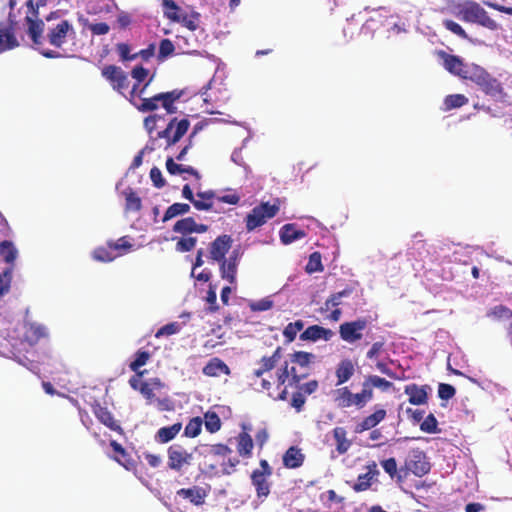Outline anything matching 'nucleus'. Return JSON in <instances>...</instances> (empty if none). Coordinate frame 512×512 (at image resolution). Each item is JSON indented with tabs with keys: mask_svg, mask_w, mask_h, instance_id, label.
<instances>
[{
	"mask_svg": "<svg viewBox=\"0 0 512 512\" xmlns=\"http://www.w3.org/2000/svg\"><path fill=\"white\" fill-rule=\"evenodd\" d=\"M334 400L339 407H351L353 406V393L347 386L338 388L334 392Z\"/></svg>",
	"mask_w": 512,
	"mask_h": 512,
	"instance_id": "obj_36",
	"label": "nucleus"
},
{
	"mask_svg": "<svg viewBox=\"0 0 512 512\" xmlns=\"http://www.w3.org/2000/svg\"><path fill=\"white\" fill-rule=\"evenodd\" d=\"M17 254L18 251L11 241L4 240L0 243V256L6 263L13 264Z\"/></svg>",
	"mask_w": 512,
	"mask_h": 512,
	"instance_id": "obj_39",
	"label": "nucleus"
},
{
	"mask_svg": "<svg viewBox=\"0 0 512 512\" xmlns=\"http://www.w3.org/2000/svg\"><path fill=\"white\" fill-rule=\"evenodd\" d=\"M93 414L95 417L110 430L115 431L119 434H123V428L121 425L114 419L113 414L108 410L107 407H103L100 404H96L93 406Z\"/></svg>",
	"mask_w": 512,
	"mask_h": 512,
	"instance_id": "obj_15",
	"label": "nucleus"
},
{
	"mask_svg": "<svg viewBox=\"0 0 512 512\" xmlns=\"http://www.w3.org/2000/svg\"><path fill=\"white\" fill-rule=\"evenodd\" d=\"M430 468V462L424 451L415 448L407 455L404 466L400 468V472H404V476H407L410 472L417 477H422L430 471Z\"/></svg>",
	"mask_w": 512,
	"mask_h": 512,
	"instance_id": "obj_4",
	"label": "nucleus"
},
{
	"mask_svg": "<svg viewBox=\"0 0 512 512\" xmlns=\"http://www.w3.org/2000/svg\"><path fill=\"white\" fill-rule=\"evenodd\" d=\"M71 34H74L73 26L65 19H61L56 24L48 25L46 28L48 42L56 48L62 47Z\"/></svg>",
	"mask_w": 512,
	"mask_h": 512,
	"instance_id": "obj_8",
	"label": "nucleus"
},
{
	"mask_svg": "<svg viewBox=\"0 0 512 512\" xmlns=\"http://www.w3.org/2000/svg\"><path fill=\"white\" fill-rule=\"evenodd\" d=\"M352 293V289L351 288H346L340 292H337V293H334L332 294L324 303L325 305V309H330L332 307H338L339 305H341V298L342 297H348L350 296Z\"/></svg>",
	"mask_w": 512,
	"mask_h": 512,
	"instance_id": "obj_50",
	"label": "nucleus"
},
{
	"mask_svg": "<svg viewBox=\"0 0 512 512\" xmlns=\"http://www.w3.org/2000/svg\"><path fill=\"white\" fill-rule=\"evenodd\" d=\"M488 315L498 319L512 318V310L504 305H496L490 310Z\"/></svg>",
	"mask_w": 512,
	"mask_h": 512,
	"instance_id": "obj_60",
	"label": "nucleus"
},
{
	"mask_svg": "<svg viewBox=\"0 0 512 512\" xmlns=\"http://www.w3.org/2000/svg\"><path fill=\"white\" fill-rule=\"evenodd\" d=\"M123 195L126 212H139L142 209V200L131 187L126 188Z\"/></svg>",
	"mask_w": 512,
	"mask_h": 512,
	"instance_id": "obj_32",
	"label": "nucleus"
},
{
	"mask_svg": "<svg viewBox=\"0 0 512 512\" xmlns=\"http://www.w3.org/2000/svg\"><path fill=\"white\" fill-rule=\"evenodd\" d=\"M181 429L182 424L180 422L174 423L171 426L162 427L157 431L155 439L162 444L168 443L178 435Z\"/></svg>",
	"mask_w": 512,
	"mask_h": 512,
	"instance_id": "obj_31",
	"label": "nucleus"
},
{
	"mask_svg": "<svg viewBox=\"0 0 512 512\" xmlns=\"http://www.w3.org/2000/svg\"><path fill=\"white\" fill-rule=\"evenodd\" d=\"M386 415L387 413L385 409H376L372 414L366 416L360 423L356 425L355 432L362 433L364 431L373 429L386 418Z\"/></svg>",
	"mask_w": 512,
	"mask_h": 512,
	"instance_id": "obj_22",
	"label": "nucleus"
},
{
	"mask_svg": "<svg viewBox=\"0 0 512 512\" xmlns=\"http://www.w3.org/2000/svg\"><path fill=\"white\" fill-rule=\"evenodd\" d=\"M139 392L147 400L148 404L154 403L156 397L154 394V389L153 387H151V384H149L148 382H142L139 387Z\"/></svg>",
	"mask_w": 512,
	"mask_h": 512,
	"instance_id": "obj_63",
	"label": "nucleus"
},
{
	"mask_svg": "<svg viewBox=\"0 0 512 512\" xmlns=\"http://www.w3.org/2000/svg\"><path fill=\"white\" fill-rule=\"evenodd\" d=\"M315 359V355L305 351H297L290 355V360L301 367H308Z\"/></svg>",
	"mask_w": 512,
	"mask_h": 512,
	"instance_id": "obj_45",
	"label": "nucleus"
},
{
	"mask_svg": "<svg viewBox=\"0 0 512 512\" xmlns=\"http://www.w3.org/2000/svg\"><path fill=\"white\" fill-rule=\"evenodd\" d=\"M116 50L120 56V59L122 61H131L135 60L138 57V54H130L131 48L130 45L127 43H118L116 45Z\"/></svg>",
	"mask_w": 512,
	"mask_h": 512,
	"instance_id": "obj_57",
	"label": "nucleus"
},
{
	"mask_svg": "<svg viewBox=\"0 0 512 512\" xmlns=\"http://www.w3.org/2000/svg\"><path fill=\"white\" fill-rule=\"evenodd\" d=\"M102 76L110 82L113 89L122 93L128 87L127 74L116 65H107L102 69Z\"/></svg>",
	"mask_w": 512,
	"mask_h": 512,
	"instance_id": "obj_10",
	"label": "nucleus"
},
{
	"mask_svg": "<svg viewBox=\"0 0 512 512\" xmlns=\"http://www.w3.org/2000/svg\"><path fill=\"white\" fill-rule=\"evenodd\" d=\"M443 60H444V67L446 70H448L450 73L455 74L461 78L467 79L470 72L465 64L463 63L462 59L455 55H450L447 53H442Z\"/></svg>",
	"mask_w": 512,
	"mask_h": 512,
	"instance_id": "obj_16",
	"label": "nucleus"
},
{
	"mask_svg": "<svg viewBox=\"0 0 512 512\" xmlns=\"http://www.w3.org/2000/svg\"><path fill=\"white\" fill-rule=\"evenodd\" d=\"M177 495L188 499L192 504L199 506L204 504L207 496L206 491L198 486L192 488H181L177 491Z\"/></svg>",
	"mask_w": 512,
	"mask_h": 512,
	"instance_id": "obj_28",
	"label": "nucleus"
},
{
	"mask_svg": "<svg viewBox=\"0 0 512 512\" xmlns=\"http://www.w3.org/2000/svg\"><path fill=\"white\" fill-rule=\"evenodd\" d=\"M374 397L373 390L368 386V384L363 380L362 389L358 393H353V406L358 409L363 408L368 402H370Z\"/></svg>",
	"mask_w": 512,
	"mask_h": 512,
	"instance_id": "obj_33",
	"label": "nucleus"
},
{
	"mask_svg": "<svg viewBox=\"0 0 512 512\" xmlns=\"http://www.w3.org/2000/svg\"><path fill=\"white\" fill-rule=\"evenodd\" d=\"M443 25H444V27L447 30H449L450 32H452L455 35L459 36L460 38H462V39H467L468 38V35L465 32V30L461 27V25H459L455 21L450 20V19H446V20L443 21Z\"/></svg>",
	"mask_w": 512,
	"mask_h": 512,
	"instance_id": "obj_58",
	"label": "nucleus"
},
{
	"mask_svg": "<svg viewBox=\"0 0 512 512\" xmlns=\"http://www.w3.org/2000/svg\"><path fill=\"white\" fill-rule=\"evenodd\" d=\"M202 420L205 425V429L211 434L216 433L221 429L222 422L215 411L208 410L205 412Z\"/></svg>",
	"mask_w": 512,
	"mask_h": 512,
	"instance_id": "obj_35",
	"label": "nucleus"
},
{
	"mask_svg": "<svg viewBox=\"0 0 512 512\" xmlns=\"http://www.w3.org/2000/svg\"><path fill=\"white\" fill-rule=\"evenodd\" d=\"M19 45L11 25L0 23V53Z\"/></svg>",
	"mask_w": 512,
	"mask_h": 512,
	"instance_id": "obj_25",
	"label": "nucleus"
},
{
	"mask_svg": "<svg viewBox=\"0 0 512 512\" xmlns=\"http://www.w3.org/2000/svg\"><path fill=\"white\" fill-rule=\"evenodd\" d=\"M367 472L360 474L357 477V481L353 484L352 489L359 493L368 490L373 481H377L380 474L378 465L375 461H371L366 465Z\"/></svg>",
	"mask_w": 512,
	"mask_h": 512,
	"instance_id": "obj_11",
	"label": "nucleus"
},
{
	"mask_svg": "<svg viewBox=\"0 0 512 512\" xmlns=\"http://www.w3.org/2000/svg\"><path fill=\"white\" fill-rule=\"evenodd\" d=\"M321 258V254L319 252H313L309 256V260L306 265V271L308 273L322 272L324 270V267L322 265Z\"/></svg>",
	"mask_w": 512,
	"mask_h": 512,
	"instance_id": "obj_51",
	"label": "nucleus"
},
{
	"mask_svg": "<svg viewBox=\"0 0 512 512\" xmlns=\"http://www.w3.org/2000/svg\"><path fill=\"white\" fill-rule=\"evenodd\" d=\"M189 127L190 122L188 119L183 118L179 120L174 117L170 120L164 130L158 132L157 137L165 139V148L167 149L176 144L187 133Z\"/></svg>",
	"mask_w": 512,
	"mask_h": 512,
	"instance_id": "obj_6",
	"label": "nucleus"
},
{
	"mask_svg": "<svg viewBox=\"0 0 512 512\" xmlns=\"http://www.w3.org/2000/svg\"><path fill=\"white\" fill-rule=\"evenodd\" d=\"M355 370V364L351 359H342L335 369L336 385L339 386L348 382L353 377Z\"/></svg>",
	"mask_w": 512,
	"mask_h": 512,
	"instance_id": "obj_21",
	"label": "nucleus"
},
{
	"mask_svg": "<svg viewBox=\"0 0 512 512\" xmlns=\"http://www.w3.org/2000/svg\"><path fill=\"white\" fill-rule=\"evenodd\" d=\"M305 456L301 449L296 446L289 447L283 455V465L289 469L302 466Z\"/></svg>",
	"mask_w": 512,
	"mask_h": 512,
	"instance_id": "obj_26",
	"label": "nucleus"
},
{
	"mask_svg": "<svg viewBox=\"0 0 512 512\" xmlns=\"http://www.w3.org/2000/svg\"><path fill=\"white\" fill-rule=\"evenodd\" d=\"M381 466L392 479L397 478L398 481H402L405 477L402 475L403 472L398 471L396 459L393 457L381 461Z\"/></svg>",
	"mask_w": 512,
	"mask_h": 512,
	"instance_id": "obj_42",
	"label": "nucleus"
},
{
	"mask_svg": "<svg viewBox=\"0 0 512 512\" xmlns=\"http://www.w3.org/2000/svg\"><path fill=\"white\" fill-rule=\"evenodd\" d=\"M306 376L307 374H297L295 367H291V369H289L288 363L285 362L284 365L276 371L277 387L284 385L289 377L291 384H298Z\"/></svg>",
	"mask_w": 512,
	"mask_h": 512,
	"instance_id": "obj_23",
	"label": "nucleus"
},
{
	"mask_svg": "<svg viewBox=\"0 0 512 512\" xmlns=\"http://www.w3.org/2000/svg\"><path fill=\"white\" fill-rule=\"evenodd\" d=\"M333 438L336 443V451L342 455L345 454L351 447L352 442L347 438V431L343 427H335L333 429Z\"/></svg>",
	"mask_w": 512,
	"mask_h": 512,
	"instance_id": "obj_30",
	"label": "nucleus"
},
{
	"mask_svg": "<svg viewBox=\"0 0 512 512\" xmlns=\"http://www.w3.org/2000/svg\"><path fill=\"white\" fill-rule=\"evenodd\" d=\"M240 259L239 250H233L228 259L220 261V274L222 279L227 280L230 284L236 282L237 268Z\"/></svg>",
	"mask_w": 512,
	"mask_h": 512,
	"instance_id": "obj_12",
	"label": "nucleus"
},
{
	"mask_svg": "<svg viewBox=\"0 0 512 512\" xmlns=\"http://www.w3.org/2000/svg\"><path fill=\"white\" fill-rule=\"evenodd\" d=\"M110 446L115 453L119 456L115 457V460L122 465L125 469L131 470L135 468V461L131 458L129 453L123 448V446L115 440L110 442Z\"/></svg>",
	"mask_w": 512,
	"mask_h": 512,
	"instance_id": "obj_29",
	"label": "nucleus"
},
{
	"mask_svg": "<svg viewBox=\"0 0 512 512\" xmlns=\"http://www.w3.org/2000/svg\"><path fill=\"white\" fill-rule=\"evenodd\" d=\"M107 245L110 249L119 251V253L116 254L117 256L123 255L132 248V244L129 242L127 236L119 238L116 242L108 241Z\"/></svg>",
	"mask_w": 512,
	"mask_h": 512,
	"instance_id": "obj_48",
	"label": "nucleus"
},
{
	"mask_svg": "<svg viewBox=\"0 0 512 512\" xmlns=\"http://www.w3.org/2000/svg\"><path fill=\"white\" fill-rule=\"evenodd\" d=\"M175 47L170 39H162L159 44V55L160 59L167 58L174 53Z\"/></svg>",
	"mask_w": 512,
	"mask_h": 512,
	"instance_id": "obj_56",
	"label": "nucleus"
},
{
	"mask_svg": "<svg viewBox=\"0 0 512 512\" xmlns=\"http://www.w3.org/2000/svg\"><path fill=\"white\" fill-rule=\"evenodd\" d=\"M162 104V96L161 93H158L152 97L149 98H141V103H133V105L140 111V112H151L158 108V103Z\"/></svg>",
	"mask_w": 512,
	"mask_h": 512,
	"instance_id": "obj_38",
	"label": "nucleus"
},
{
	"mask_svg": "<svg viewBox=\"0 0 512 512\" xmlns=\"http://www.w3.org/2000/svg\"><path fill=\"white\" fill-rule=\"evenodd\" d=\"M304 327V322L302 320H297L295 322L289 323L283 330V335L286 339L287 343H291L295 340L296 335L300 332Z\"/></svg>",
	"mask_w": 512,
	"mask_h": 512,
	"instance_id": "obj_47",
	"label": "nucleus"
},
{
	"mask_svg": "<svg viewBox=\"0 0 512 512\" xmlns=\"http://www.w3.org/2000/svg\"><path fill=\"white\" fill-rule=\"evenodd\" d=\"M196 243V237H182L178 239L175 248L178 252H189L194 249Z\"/></svg>",
	"mask_w": 512,
	"mask_h": 512,
	"instance_id": "obj_54",
	"label": "nucleus"
},
{
	"mask_svg": "<svg viewBox=\"0 0 512 512\" xmlns=\"http://www.w3.org/2000/svg\"><path fill=\"white\" fill-rule=\"evenodd\" d=\"M368 321L366 318H358L354 321L344 322L339 326V334L343 341L355 343L362 339L363 330L366 329Z\"/></svg>",
	"mask_w": 512,
	"mask_h": 512,
	"instance_id": "obj_9",
	"label": "nucleus"
},
{
	"mask_svg": "<svg viewBox=\"0 0 512 512\" xmlns=\"http://www.w3.org/2000/svg\"><path fill=\"white\" fill-rule=\"evenodd\" d=\"M467 79L476 83L487 95L496 96L502 92L501 84L478 66L473 67Z\"/></svg>",
	"mask_w": 512,
	"mask_h": 512,
	"instance_id": "obj_7",
	"label": "nucleus"
},
{
	"mask_svg": "<svg viewBox=\"0 0 512 512\" xmlns=\"http://www.w3.org/2000/svg\"><path fill=\"white\" fill-rule=\"evenodd\" d=\"M48 0H28L27 7L28 13L25 17L27 24V34L36 46L43 44V32L45 30L44 22L39 19L38 9L45 6Z\"/></svg>",
	"mask_w": 512,
	"mask_h": 512,
	"instance_id": "obj_1",
	"label": "nucleus"
},
{
	"mask_svg": "<svg viewBox=\"0 0 512 512\" xmlns=\"http://www.w3.org/2000/svg\"><path fill=\"white\" fill-rule=\"evenodd\" d=\"M333 336L334 332L331 329L319 325H311L300 334V339L303 341H317L319 339L329 341Z\"/></svg>",
	"mask_w": 512,
	"mask_h": 512,
	"instance_id": "obj_19",
	"label": "nucleus"
},
{
	"mask_svg": "<svg viewBox=\"0 0 512 512\" xmlns=\"http://www.w3.org/2000/svg\"><path fill=\"white\" fill-rule=\"evenodd\" d=\"M232 453V449L222 443H217L211 446L210 448V454L215 457H226Z\"/></svg>",
	"mask_w": 512,
	"mask_h": 512,
	"instance_id": "obj_61",
	"label": "nucleus"
},
{
	"mask_svg": "<svg viewBox=\"0 0 512 512\" xmlns=\"http://www.w3.org/2000/svg\"><path fill=\"white\" fill-rule=\"evenodd\" d=\"M437 426H438L437 419L431 413L422 421V423L420 424V429L423 432L432 434V433L438 432Z\"/></svg>",
	"mask_w": 512,
	"mask_h": 512,
	"instance_id": "obj_55",
	"label": "nucleus"
},
{
	"mask_svg": "<svg viewBox=\"0 0 512 512\" xmlns=\"http://www.w3.org/2000/svg\"><path fill=\"white\" fill-rule=\"evenodd\" d=\"M203 420L201 417H194L189 420L184 429V435L189 438L197 437L202 430Z\"/></svg>",
	"mask_w": 512,
	"mask_h": 512,
	"instance_id": "obj_43",
	"label": "nucleus"
},
{
	"mask_svg": "<svg viewBox=\"0 0 512 512\" xmlns=\"http://www.w3.org/2000/svg\"><path fill=\"white\" fill-rule=\"evenodd\" d=\"M457 16L464 22L477 23L491 30L497 28L496 21L475 1H466L459 5Z\"/></svg>",
	"mask_w": 512,
	"mask_h": 512,
	"instance_id": "obj_2",
	"label": "nucleus"
},
{
	"mask_svg": "<svg viewBox=\"0 0 512 512\" xmlns=\"http://www.w3.org/2000/svg\"><path fill=\"white\" fill-rule=\"evenodd\" d=\"M183 95L182 90H172L169 92L161 93L162 96V107L166 110L168 114L176 113L177 108L174 106V103L179 100Z\"/></svg>",
	"mask_w": 512,
	"mask_h": 512,
	"instance_id": "obj_34",
	"label": "nucleus"
},
{
	"mask_svg": "<svg viewBox=\"0 0 512 512\" xmlns=\"http://www.w3.org/2000/svg\"><path fill=\"white\" fill-rule=\"evenodd\" d=\"M468 102V99L462 94L448 95L444 100L446 110L462 107Z\"/></svg>",
	"mask_w": 512,
	"mask_h": 512,
	"instance_id": "obj_49",
	"label": "nucleus"
},
{
	"mask_svg": "<svg viewBox=\"0 0 512 512\" xmlns=\"http://www.w3.org/2000/svg\"><path fill=\"white\" fill-rule=\"evenodd\" d=\"M268 476H263L258 473L257 470H254L251 474V482L255 487L257 498L263 502L270 494V483L268 481Z\"/></svg>",
	"mask_w": 512,
	"mask_h": 512,
	"instance_id": "obj_24",
	"label": "nucleus"
},
{
	"mask_svg": "<svg viewBox=\"0 0 512 512\" xmlns=\"http://www.w3.org/2000/svg\"><path fill=\"white\" fill-rule=\"evenodd\" d=\"M456 394V389L450 385V384H446V383H441L439 384V387H438V396L443 399V400H449L451 398H453Z\"/></svg>",
	"mask_w": 512,
	"mask_h": 512,
	"instance_id": "obj_62",
	"label": "nucleus"
},
{
	"mask_svg": "<svg viewBox=\"0 0 512 512\" xmlns=\"http://www.w3.org/2000/svg\"><path fill=\"white\" fill-rule=\"evenodd\" d=\"M250 426L242 424V431L236 436V448L240 457L248 459L252 457L254 442L249 434Z\"/></svg>",
	"mask_w": 512,
	"mask_h": 512,
	"instance_id": "obj_13",
	"label": "nucleus"
},
{
	"mask_svg": "<svg viewBox=\"0 0 512 512\" xmlns=\"http://www.w3.org/2000/svg\"><path fill=\"white\" fill-rule=\"evenodd\" d=\"M181 325L178 322H172L162 326L155 334L156 338L161 336H170L180 331Z\"/></svg>",
	"mask_w": 512,
	"mask_h": 512,
	"instance_id": "obj_59",
	"label": "nucleus"
},
{
	"mask_svg": "<svg viewBox=\"0 0 512 512\" xmlns=\"http://www.w3.org/2000/svg\"><path fill=\"white\" fill-rule=\"evenodd\" d=\"M163 13L168 20L177 22L183 11L174 0H163Z\"/></svg>",
	"mask_w": 512,
	"mask_h": 512,
	"instance_id": "obj_37",
	"label": "nucleus"
},
{
	"mask_svg": "<svg viewBox=\"0 0 512 512\" xmlns=\"http://www.w3.org/2000/svg\"><path fill=\"white\" fill-rule=\"evenodd\" d=\"M429 386H418L417 384H409L405 386L404 392L409 396V403L412 405H424L428 400Z\"/></svg>",
	"mask_w": 512,
	"mask_h": 512,
	"instance_id": "obj_20",
	"label": "nucleus"
},
{
	"mask_svg": "<svg viewBox=\"0 0 512 512\" xmlns=\"http://www.w3.org/2000/svg\"><path fill=\"white\" fill-rule=\"evenodd\" d=\"M202 373L208 377H219L221 374L230 376L231 369L222 359L213 357L202 368Z\"/></svg>",
	"mask_w": 512,
	"mask_h": 512,
	"instance_id": "obj_18",
	"label": "nucleus"
},
{
	"mask_svg": "<svg viewBox=\"0 0 512 512\" xmlns=\"http://www.w3.org/2000/svg\"><path fill=\"white\" fill-rule=\"evenodd\" d=\"M150 356L151 355L148 351H137L134 360L129 365V368L132 371L137 372L139 368L147 364L148 360L150 359Z\"/></svg>",
	"mask_w": 512,
	"mask_h": 512,
	"instance_id": "obj_52",
	"label": "nucleus"
},
{
	"mask_svg": "<svg viewBox=\"0 0 512 512\" xmlns=\"http://www.w3.org/2000/svg\"><path fill=\"white\" fill-rule=\"evenodd\" d=\"M364 381L373 390V388H380L383 391L389 390L393 383L377 375H368L364 378Z\"/></svg>",
	"mask_w": 512,
	"mask_h": 512,
	"instance_id": "obj_44",
	"label": "nucleus"
},
{
	"mask_svg": "<svg viewBox=\"0 0 512 512\" xmlns=\"http://www.w3.org/2000/svg\"><path fill=\"white\" fill-rule=\"evenodd\" d=\"M195 219L193 217H186L178 220L174 226L173 231L182 235L194 233Z\"/></svg>",
	"mask_w": 512,
	"mask_h": 512,
	"instance_id": "obj_41",
	"label": "nucleus"
},
{
	"mask_svg": "<svg viewBox=\"0 0 512 512\" xmlns=\"http://www.w3.org/2000/svg\"><path fill=\"white\" fill-rule=\"evenodd\" d=\"M111 250L109 247H98L93 251V258L101 262H111L117 257Z\"/></svg>",
	"mask_w": 512,
	"mask_h": 512,
	"instance_id": "obj_53",
	"label": "nucleus"
},
{
	"mask_svg": "<svg viewBox=\"0 0 512 512\" xmlns=\"http://www.w3.org/2000/svg\"><path fill=\"white\" fill-rule=\"evenodd\" d=\"M232 246V238L230 235L224 234L218 236L210 244V259L220 262L224 259Z\"/></svg>",
	"mask_w": 512,
	"mask_h": 512,
	"instance_id": "obj_14",
	"label": "nucleus"
},
{
	"mask_svg": "<svg viewBox=\"0 0 512 512\" xmlns=\"http://www.w3.org/2000/svg\"><path fill=\"white\" fill-rule=\"evenodd\" d=\"M168 468L181 473L183 470L190 466L193 461V454L189 452L182 444L175 443L168 447Z\"/></svg>",
	"mask_w": 512,
	"mask_h": 512,
	"instance_id": "obj_5",
	"label": "nucleus"
},
{
	"mask_svg": "<svg viewBox=\"0 0 512 512\" xmlns=\"http://www.w3.org/2000/svg\"><path fill=\"white\" fill-rule=\"evenodd\" d=\"M150 178L154 186L157 188H162L166 184L165 179L162 176V172L158 167H153L150 170Z\"/></svg>",
	"mask_w": 512,
	"mask_h": 512,
	"instance_id": "obj_64",
	"label": "nucleus"
},
{
	"mask_svg": "<svg viewBox=\"0 0 512 512\" xmlns=\"http://www.w3.org/2000/svg\"><path fill=\"white\" fill-rule=\"evenodd\" d=\"M199 19L200 14L198 12H192L191 14L183 13L177 23H181L190 31H195L199 26Z\"/></svg>",
	"mask_w": 512,
	"mask_h": 512,
	"instance_id": "obj_46",
	"label": "nucleus"
},
{
	"mask_svg": "<svg viewBox=\"0 0 512 512\" xmlns=\"http://www.w3.org/2000/svg\"><path fill=\"white\" fill-rule=\"evenodd\" d=\"M190 211V205L187 203H174L167 208L164 213L163 222H166L179 215L187 214Z\"/></svg>",
	"mask_w": 512,
	"mask_h": 512,
	"instance_id": "obj_40",
	"label": "nucleus"
},
{
	"mask_svg": "<svg viewBox=\"0 0 512 512\" xmlns=\"http://www.w3.org/2000/svg\"><path fill=\"white\" fill-rule=\"evenodd\" d=\"M278 204H270L269 202H262L255 206L245 218L246 230L248 232L254 231L256 228L264 225L269 219L275 217L279 212Z\"/></svg>",
	"mask_w": 512,
	"mask_h": 512,
	"instance_id": "obj_3",
	"label": "nucleus"
},
{
	"mask_svg": "<svg viewBox=\"0 0 512 512\" xmlns=\"http://www.w3.org/2000/svg\"><path fill=\"white\" fill-rule=\"evenodd\" d=\"M306 236V233L302 229H298L295 224H285L280 229V240L283 244L288 245L292 242L302 239Z\"/></svg>",
	"mask_w": 512,
	"mask_h": 512,
	"instance_id": "obj_27",
	"label": "nucleus"
},
{
	"mask_svg": "<svg viewBox=\"0 0 512 512\" xmlns=\"http://www.w3.org/2000/svg\"><path fill=\"white\" fill-rule=\"evenodd\" d=\"M258 365L259 367L253 371V376L256 378H261V388L263 390L269 391L272 388V383L268 379L262 377L265 373L272 371L276 367V363L269 356H263L259 360Z\"/></svg>",
	"mask_w": 512,
	"mask_h": 512,
	"instance_id": "obj_17",
	"label": "nucleus"
}]
</instances>
